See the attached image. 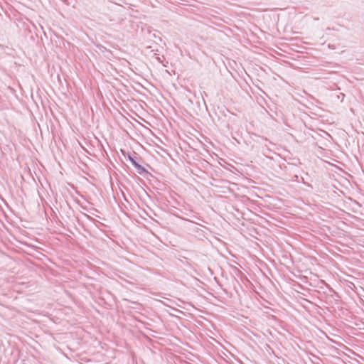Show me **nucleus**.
<instances>
[{
    "mask_svg": "<svg viewBox=\"0 0 364 364\" xmlns=\"http://www.w3.org/2000/svg\"><path fill=\"white\" fill-rule=\"evenodd\" d=\"M160 304H161V310L162 309L161 305H164V306H166V305L164 304V303L162 301H160Z\"/></svg>",
    "mask_w": 364,
    "mask_h": 364,
    "instance_id": "1",
    "label": "nucleus"
}]
</instances>
